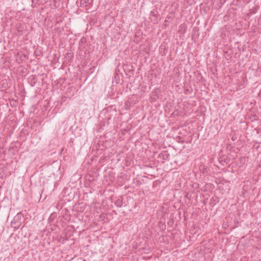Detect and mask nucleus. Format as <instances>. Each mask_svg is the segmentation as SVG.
Here are the masks:
<instances>
[{
    "mask_svg": "<svg viewBox=\"0 0 261 261\" xmlns=\"http://www.w3.org/2000/svg\"><path fill=\"white\" fill-rule=\"evenodd\" d=\"M259 133V130H257V133L258 134Z\"/></svg>",
    "mask_w": 261,
    "mask_h": 261,
    "instance_id": "7",
    "label": "nucleus"
},
{
    "mask_svg": "<svg viewBox=\"0 0 261 261\" xmlns=\"http://www.w3.org/2000/svg\"><path fill=\"white\" fill-rule=\"evenodd\" d=\"M231 139H232V140H233V141H235L236 140H237V137L236 136H232V137H231Z\"/></svg>",
    "mask_w": 261,
    "mask_h": 261,
    "instance_id": "4",
    "label": "nucleus"
},
{
    "mask_svg": "<svg viewBox=\"0 0 261 261\" xmlns=\"http://www.w3.org/2000/svg\"><path fill=\"white\" fill-rule=\"evenodd\" d=\"M115 204L118 207H121L123 205L122 199H118L115 201Z\"/></svg>",
    "mask_w": 261,
    "mask_h": 261,
    "instance_id": "3",
    "label": "nucleus"
},
{
    "mask_svg": "<svg viewBox=\"0 0 261 261\" xmlns=\"http://www.w3.org/2000/svg\"><path fill=\"white\" fill-rule=\"evenodd\" d=\"M224 52L225 53H227V52H228V50L227 49V48H225V49H224Z\"/></svg>",
    "mask_w": 261,
    "mask_h": 261,
    "instance_id": "5",
    "label": "nucleus"
},
{
    "mask_svg": "<svg viewBox=\"0 0 261 261\" xmlns=\"http://www.w3.org/2000/svg\"><path fill=\"white\" fill-rule=\"evenodd\" d=\"M92 0H81V6L83 7H86L90 5Z\"/></svg>",
    "mask_w": 261,
    "mask_h": 261,
    "instance_id": "2",
    "label": "nucleus"
},
{
    "mask_svg": "<svg viewBox=\"0 0 261 261\" xmlns=\"http://www.w3.org/2000/svg\"><path fill=\"white\" fill-rule=\"evenodd\" d=\"M22 214L21 213H18L16 216L14 218L13 220L11 223V226L15 229H17L19 228L21 224V219Z\"/></svg>",
    "mask_w": 261,
    "mask_h": 261,
    "instance_id": "1",
    "label": "nucleus"
},
{
    "mask_svg": "<svg viewBox=\"0 0 261 261\" xmlns=\"http://www.w3.org/2000/svg\"><path fill=\"white\" fill-rule=\"evenodd\" d=\"M226 225L228 226V225H227V224H224V228H225V226H226Z\"/></svg>",
    "mask_w": 261,
    "mask_h": 261,
    "instance_id": "6",
    "label": "nucleus"
}]
</instances>
